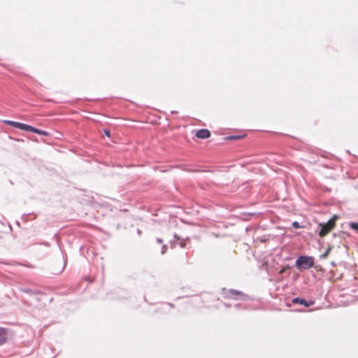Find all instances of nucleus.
Returning a JSON list of instances; mask_svg holds the SVG:
<instances>
[{
  "label": "nucleus",
  "mask_w": 358,
  "mask_h": 358,
  "mask_svg": "<svg viewBox=\"0 0 358 358\" xmlns=\"http://www.w3.org/2000/svg\"><path fill=\"white\" fill-rule=\"evenodd\" d=\"M333 248H334L333 245H329V247L327 249V250L325 251V252L320 255V258L321 259H326L328 257L329 252L333 249Z\"/></svg>",
  "instance_id": "1a4fd4ad"
},
{
  "label": "nucleus",
  "mask_w": 358,
  "mask_h": 358,
  "mask_svg": "<svg viewBox=\"0 0 358 358\" xmlns=\"http://www.w3.org/2000/svg\"><path fill=\"white\" fill-rule=\"evenodd\" d=\"M292 302L293 304H298L303 306L304 307H310V306L314 304V301L313 300H306L304 298L301 297H295L292 299Z\"/></svg>",
  "instance_id": "20e7f679"
},
{
  "label": "nucleus",
  "mask_w": 358,
  "mask_h": 358,
  "mask_svg": "<svg viewBox=\"0 0 358 358\" xmlns=\"http://www.w3.org/2000/svg\"><path fill=\"white\" fill-rule=\"evenodd\" d=\"M292 227L294 229H301L303 226L297 221H294L292 224Z\"/></svg>",
  "instance_id": "dca6fc26"
},
{
  "label": "nucleus",
  "mask_w": 358,
  "mask_h": 358,
  "mask_svg": "<svg viewBox=\"0 0 358 358\" xmlns=\"http://www.w3.org/2000/svg\"><path fill=\"white\" fill-rule=\"evenodd\" d=\"M40 244H41V245H45V246H46V247H50V243L46 242V241L43 242V243H40Z\"/></svg>",
  "instance_id": "aec40b11"
},
{
  "label": "nucleus",
  "mask_w": 358,
  "mask_h": 358,
  "mask_svg": "<svg viewBox=\"0 0 358 358\" xmlns=\"http://www.w3.org/2000/svg\"><path fill=\"white\" fill-rule=\"evenodd\" d=\"M195 136L198 138L206 139L210 136V131L207 129H200L196 131Z\"/></svg>",
  "instance_id": "423d86ee"
},
{
  "label": "nucleus",
  "mask_w": 358,
  "mask_h": 358,
  "mask_svg": "<svg viewBox=\"0 0 358 358\" xmlns=\"http://www.w3.org/2000/svg\"><path fill=\"white\" fill-rule=\"evenodd\" d=\"M240 306H241V304H240V303H236V304L235 305V307H236V308H238Z\"/></svg>",
  "instance_id": "b1692460"
},
{
  "label": "nucleus",
  "mask_w": 358,
  "mask_h": 358,
  "mask_svg": "<svg viewBox=\"0 0 358 358\" xmlns=\"http://www.w3.org/2000/svg\"><path fill=\"white\" fill-rule=\"evenodd\" d=\"M103 133L108 137H110L111 136L110 131L109 129H103Z\"/></svg>",
  "instance_id": "a211bd4d"
},
{
  "label": "nucleus",
  "mask_w": 358,
  "mask_h": 358,
  "mask_svg": "<svg viewBox=\"0 0 358 358\" xmlns=\"http://www.w3.org/2000/svg\"><path fill=\"white\" fill-rule=\"evenodd\" d=\"M349 226L352 230H355L358 233V222H351L349 223Z\"/></svg>",
  "instance_id": "ddd939ff"
},
{
  "label": "nucleus",
  "mask_w": 358,
  "mask_h": 358,
  "mask_svg": "<svg viewBox=\"0 0 358 358\" xmlns=\"http://www.w3.org/2000/svg\"><path fill=\"white\" fill-rule=\"evenodd\" d=\"M223 295L225 298H229L234 300H238V299H243L245 300L248 298L247 294H244L243 292L234 289H230L229 290H227L225 288L223 289Z\"/></svg>",
  "instance_id": "7ed1b4c3"
},
{
  "label": "nucleus",
  "mask_w": 358,
  "mask_h": 358,
  "mask_svg": "<svg viewBox=\"0 0 358 358\" xmlns=\"http://www.w3.org/2000/svg\"><path fill=\"white\" fill-rule=\"evenodd\" d=\"M336 215H334L332 218L329 219L325 222H322L318 224L317 231L320 237H324L329 234L335 227V220L337 219Z\"/></svg>",
  "instance_id": "f257e3e1"
},
{
  "label": "nucleus",
  "mask_w": 358,
  "mask_h": 358,
  "mask_svg": "<svg viewBox=\"0 0 358 358\" xmlns=\"http://www.w3.org/2000/svg\"><path fill=\"white\" fill-rule=\"evenodd\" d=\"M156 241H157V242L158 243H163V240H162V238H157L156 239Z\"/></svg>",
  "instance_id": "412c9836"
},
{
  "label": "nucleus",
  "mask_w": 358,
  "mask_h": 358,
  "mask_svg": "<svg viewBox=\"0 0 358 358\" xmlns=\"http://www.w3.org/2000/svg\"><path fill=\"white\" fill-rule=\"evenodd\" d=\"M173 237H174L175 240L170 241V244H171V248H176V244H178L180 245V247L182 248L186 247V243H185V239L181 238V237L180 236H178V234H174Z\"/></svg>",
  "instance_id": "39448f33"
},
{
  "label": "nucleus",
  "mask_w": 358,
  "mask_h": 358,
  "mask_svg": "<svg viewBox=\"0 0 358 358\" xmlns=\"http://www.w3.org/2000/svg\"><path fill=\"white\" fill-rule=\"evenodd\" d=\"M167 245H164L162 247V250H161V254L162 255H164L166 253V250H167Z\"/></svg>",
  "instance_id": "6ab92c4d"
},
{
  "label": "nucleus",
  "mask_w": 358,
  "mask_h": 358,
  "mask_svg": "<svg viewBox=\"0 0 358 358\" xmlns=\"http://www.w3.org/2000/svg\"><path fill=\"white\" fill-rule=\"evenodd\" d=\"M245 136V135H232V136H229L227 137H226L225 138L227 140H238V139H241V138Z\"/></svg>",
  "instance_id": "9d476101"
},
{
  "label": "nucleus",
  "mask_w": 358,
  "mask_h": 358,
  "mask_svg": "<svg viewBox=\"0 0 358 358\" xmlns=\"http://www.w3.org/2000/svg\"><path fill=\"white\" fill-rule=\"evenodd\" d=\"M35 134H37L41 136H47L49 135V133L45 130H42L40 129H36V132Z\"/></svg>",
  "instance_id": "4468645a"
},
{
  "label": "nucleus",
  "mask_w": 358,
  "mask_h": 358,
  "mask_svg": "<svg viewBox=\"0 0 358 358\" xmlns=\"http://www.w3.org/2000/svg\"><path fill=\"white\" fill-rule=\"evenodd\" d=\"M299 270H307L314 266V258L312 256L301 255L299 257L294 265Z\"/></svg>",
  "instance_id": "f03ea898"
},
{
  "label": "nucleus",
  "mask_w": 358,
  "mask_h": 358,
  "mask_svg": "<svg viewBox=\"0 0 358 358\" xmlns=\"http://www.w3.org/2000/svg\"><path fill=\"white\" fill-rule=\"evenodd\" d=\"M171 114H176V113H177V111H176V110H172V111L171 112Z\"/></svg>",
  "instance_id": "5701e85b"
},
{
  "label": "nucleus",
  "mask_w": 358,
  "mask_h": 358,
  "mask_svg": "<svg viewBox=\"0 0 358 358\" xmlns=\"http://www.w3.org/2000/svg\"><path fill=\"white\" fill-rule=\"evenodd\" d=\"M164 305H166V306H170V307H171V308H173V307H174V305H173V303H165Z\"/></svg>",
  "instance_id": "4be33fe9"
},
{
  "label": "nucleus",
  "mask_w": 358,
  "mask_h": 358,
  "mask_svg": "<svg viewBox=\"0 0 358 358\" xmlns=\"http://www.w3.org/2000/svg\"><path fill=\"white\" fill-rule=\"evenodd\" d=\"M62 257H63V265H62V269L59 271V273L62 272L66 266V257L64 256V255H62Z\"/></svg>",
  "instance_id": "f3484780"
},
{
  "label": "nucleus",
  "mask_w": 358,
  "mask_h": 358,
  "mask_svg": "<svg viewBox=\"0 0 358 358\" xmlns=\"http://www.w3.org/2000/svg\"><path fill=\"white\" fill-rule=\"evenodd\" d=\"M137 233L140 235V234H141V231L138 229L137 230Z\"/></svg>",
  "instance_id": "393cba45"
},
{
  "label": "nucleus",
  "mask_w": 358,
  "mask_h": 358,
  "mask_svg": "<svg viewBox=\"0 0 358 358\" xmlns=\"http://www.w3.org/2000/svg\"><path fill=\"white\" fill-rule=\"evenodd\" d=\"M36 127H34L31 125H29V124H27L26 125V127H25V131H30V132H33V133H36Z\"/></svg>",
  "instance_id": "f8f14e48"
},
{
  "label": "nucleus",
  "mask_w": 358,
  "mask_h": 358,
  "mask_svg": "<svg viewBox=\"0 0 358 358\" xmlns=\"http://www.w3.org/2000/svg\"><path fill=\"white\" fill-rule=\"evenodd\" d=\"M7 341V329L0 327V345H3Z\"/></svg>",
  "instance_id": "0eeeda50"
},
{
  "label": "nucleus",
  "mask_w": 358,
  "mask_h": 358,
  "mask_svg": "<svg viewBox=\"0 0 358 358\" xmlns=\"http://www.w3.org/2000/svg\"><path fill=\"white\" fill-rule=\"evenodd\" d=\"M27 124L17 122L15 128L24 131Z\"/></svg>",
  "instance_id": "9b49d317"
},
{
  "label": "nucleus",
  "mask_w": 358,
  "mask_h": 358,
  "mask_svg": "<svg viewBox=\"0 0 358 358\" xmlns=\"http://www.w3.org/2000/svg\"><path fill=\"white\" fill-rule=\"evenodd\" d=\"M2 122L15 128L17 122L13 120H2Z\"/></svg>",
  "instance_id": "2eb2a0df"
},
{
  "label": "nucleus",
  "mask_w": 358,
  "mask_h": 358,
  "mask_svg": "<svg viewBox=\"0 0 358 358\" xmlns=\"http://www.w3.org/2000/svg\"><path fill=\"white\" fill-rule=\"evenodd\" d=\"M21 292L23 293L28 294L29 295H38L41 294V292L40 290L31 289L29 288H22Z\"/></svg>",
  "instance_id": "6e6552de"
}]
</instances>
